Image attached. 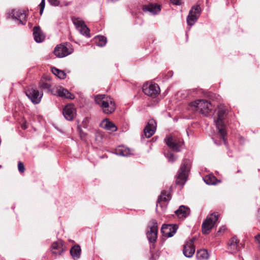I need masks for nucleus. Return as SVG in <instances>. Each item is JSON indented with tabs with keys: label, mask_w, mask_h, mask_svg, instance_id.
Masks as SVG:
<instances>
[{
	"label": "nucleus",
	"mask_w": 260,
	"mask_h": 260,
	"mask_svg": "<svg viewBox=\"0 0 260 260\" xmlns=\"http://www.w3.org/2000/svg\"><path fill=\"white\" fill-rule=\"evenodd\" d=\"M12 18L19 21L20 23L25 25L26 22V14L23 10H14L12 12Z\"/></svg>",
	"instance_id": "2eb2a0df"
},
{
	"label": "nucleus",
	"mask_w": 260,
	"mask_h": 260,
	"mask_svg": "<svg viewBox=\"0 0 260 260\" xmlns=\"http://www.w3.org/2000/svg\"><path fill=\"white\" fill-rule=\"evenodd\" d=\"M62 114L67 120H73L76 114V109L74 105L69 104L66 106L63 109Z\"/></svg>",
	"instance_id": "4468645a"
},
{
	"label": "nucleus",
	"mask_w": 260,
	"mask_h": 260,
	"mask_svg": "<svg viewBox=\"0 0 260 260\" xmlns=\"http://www.w3.org/2000/svg\"><path fill=\"white\" fill-rule=\"evenodd\" d=\"M156 128L155 121L153 119L149 120L144 130L145 137L148 138L151 137L154 134Z\"/></svg>",
	"instance_id": "dca6fc26"
},
{
	"label": "nucleus",
	"mask_w": 260,
	"mask_h": 260,
	"mask_svg": "<svg viewBox=\"0 0 260 260\" xmlns=\"http://www.w3.org/2000/svg\"><path fill=\"white\" fill-rule=\"evenodd\" d=\"M143 10L145 12H149L151 15H155L158 13L160 10V6L156 4H149L144 5Z\"/></svg>",
	"instance_id": "f3484780"
},
{
	"label": "nucleus",
	"mask_w": 260,
	"mask_h": 260,
	"mask_svg": "<svg viewBox=\"0 0 260 260\" xmlns=\"http://www.w3.org/2000/svg\"><path fill=\"white\" fill-rule=\"evenodd\" d=\"M195 238H192L187 241L184 245L183 252L185 256L191 257L195 252V247L193 245Z\"/></svg>",
	"instance_id": "f8f14e48"
},
{
	"label": "nucleus",
	"mask_w": 260,
	"mask_h": 260,
	"mask_svg": "<svg viewBox=\"0 0 260 260\" xmlns=\"http://www.w3.org/2000/svg\"><path fill=\"white\" fill-rule=\"evenodd\" d=\"M56 92L59 96L61 97L62 98L71 100L74 98V95L73 94L61 86H59L56 88Z\"/></svg>",
	"instance_id": "412c9836"
},
{
	"label": "nucleus",
	"mask_w": 260,
	"mask_h": 260,
	"mask_svg": "<svg viewBox=\"0 0 260 260\" xmlns=\"http://www.w3.org/2000/svg\"><path fill=\"white\" fill-rule=\"evenodd\" d=\"M178 228L177 224H164L161 227V232L164 236L171 237L176 233Z\"/></svg>",
	"instance_id": "ddd939ff"
},
{
	"label": "nucleus",
	"mask_w": 260,
	"mask_h": 260,
	"mask_svg": "<svg viewBox=\"0 0 260 260\" xmlns=\"http://www.w3.org/2000/svg\"><path fill=\"white\" fill-rule=\"evenodd\" d=\"M143 91L145 94L155 98L159 94L160 89L158 85L156 83H146L143 86Z\"/></svg>",
	"instance_id": "9b49d317"
},
{
	"label": "nucleus",
	"mask_w": 260,
	"mask_h": 260,
	"mask_svg": "<svg viewBox=\"0 0 260 260\" xmlns=\"http://www.w3.org/2000/svg\"><path fill=\"white\" fill-rule=\"evenodd\" d=\"M218 219V215L212 213L208 216L202 225V233L204 234H208L213 227L214 223Z\"/></svg>",
	"instance_id": "6e6552de"
},
{
	"label": "nucleus",
	"mask_w": 260,
	"mask_h": 260,
	"mask_svg": "<svg viewBox=\"0 0 260 260\" xmlns=\"http://www.w3.org/2000/svg\"><path fill=\"white\" fill-rule=\"evenodd\" d=\"M22 128L23 129H25L26 128V126L24 124H22Z\"/></svg>",
	"instance_id": "a19ab883"
},
{
	"label": "nucleus",
	"mask_w": 260,
	"mask_h": 260,
	"mask_svg": "<svg viewBox=\"0 0 260 260\" xmlns=\"http://www.w3.org/2000/svg\"><path fill=\"white\" fill-rule=\"evenodd\" d=\"M1 167V166H0V168Z\"/></svg>",
	"instance_id": "79ce46f5"
},
{
	"label": "nucleus",
	"mask_w": 260,
	"mask_h": 260,
	"mask_svg": "<svg viewBox=\"0 0 260 260\" xmlns=\"http://www.w3.org/2000/svg\"><path fill=\"white\" fill-rule=\"evenodd\" d=\"M190 106L194 107L196 110L201 114L208 116L212 110V105L207 100H198L191 102Z\"/></svg>",
	"instance_id": "39448f33"
},
{
	"label": "nucleus",
	"mask_w": 260,
	"mask_h": 260,
	"mask_svg": "<svg viewBox=\"0 0 260 260\" xmlns=\"http://www.w3.org/2000/svg\"><path fill=\"white\" fill-rule=\"evenodd\" d=\"M74 51L70 43H64L57 45L54 49V53L58 57H63L71 54Z\"/></svg>",
	"instance_id": "423d86ee"
},
{
	"label": "nucleus",
	"mask_w": 260,
	"mask_h": 260,
	"mask_svg": "<svg viewBox=\"0 0 260 260\" xmlns=\"http://www.w3.org/2000/svg\"><path fill=\"white\" fill-rule=\"evenodd\" d=\"M95 102L106 114L112 113L116 109L115 103L111 97L105 94H99L94 98Z\"/></svg>",
	"instance_id": "f03ea898"
},
{
	"label": "nucleus",
	"mask_w": 260,
	"mask_h": 260,
	"mask_svg": "<svg viewBox=\"0 0 260 260\" xmlns=\"http://www.w3.org/2000/svg\"><path fill=\"white\" fill-rule=\"evenodd\" d=\"M170 199V194L167 191L164 190L161 192V194L159 196L158 198L157 205L159 204H160V206H161V202H167L168 201H169Z\"/></svg>",
	"instance_id": "cd10ccee"
},
{
	"label": "nucleus",
	"mask_w": 260,
	"mask_h": 260,
	"mask_svg": "<svg viewBox=\"0 0 260 260\" xmlns=\"http://www.w3.org/2000/svg\"><path fill=\"white\" fill-rule=\"evenodd\" d=\"M18 169L20 173H23L25 171V167L23 162L19 161L18 163Z\"/></svg>",
	"instance_id": "72a5a7b5"
},
{
	"label": "nucleus",
	"mask_w": 260,
	"mask_h": 260,
	"mask_svg": "<svg viewBox=\"0 0 260 260\" xmlns=\"http://www.w3.org/2000/svg\"><path fill=\"white\" fill-rule=\"evenodd\" d=\"M74 23L76 25L78 30L82 35L87 37H90L89 29L83 21L77 20L75 21Z\"/></svg>",
	"instance_id": "6ab92c4d"
},
{
	"label": "nucleus",
	"mask_w": 260,
	"mask_h": 260,
	"mask_svg": "<svg viewBox=\"0 0 260 260\" xmlns=\"http://www.w3.org/2000/svg\"><path fill=\"white\" fill-rule=\"evenodd\" d=\"M258 214H259V220L260 221V208L258 210Z\"/></svg>",
	"instance_id": "ea45409f"
},
{
	"label": "nucleus",
	"mask_w": 260,
	"mask_h": 260,
	"mask_svg": "<svg viewBox=\"0 0 260 260\" xmlns=\"http://www.w3.org/2000/svg\"><path fill=\"white\" fill-rule=\"evenodd\" d=\"M225 230V228L224 226H222L220 228V229L218 231L217 233H223Z\"/></svg>",
	"instance_id": "58836bf2"
},
{
	"label": "nucleus",
	"mask_w": 260,
	"mask_h": 260,
	"mask_svg": "<svg viewBox=\"0 0 260 260\" xmlns=\"http://www.w3.org/2000/svg\"><path fill=\"white\" fill-rule=\"evenodd\" d=\"M45 6V0H41V2L40 4V13L41 15L42 14Z\"/></svg>",
	"instance_id": "f704fd0d"
},
{
	"label": "nucleus",
	"mask_w": 260,
	"mask_h": 260,
	"mask_svg": "<svg viewBox=\"0 0 260 260\" xmlns=\"http://www.w3.org/2000/svg\"><path fill=\"white\" fill-rule=\"evenodd\" d=\"M100 126L107 131L114 132L117 131V127L113 122L109 119H104L101 123Z\"/></svg>",
	"instance_id": "4be33fe9"
},
{
	"label": "nucleus",
	"mask_w": 260,
	"mask_h": 260,
	"mask_svg": "<svg viewBox=\"0 0 260 260\" xmlns=\"http://www.w3.org/2000/svg\"><path fill=\"white\" fill-rule=\"evenodd\" d=\"M148 230L146 233L147 238L150 243V249L155 248V242L157 238L158 226L156 220L152 219L148 226Z\"/></svg>",
	"instance_id": "20e7f679"
},
{
	"label": "nucleus",
	"mask_w": 260,
	"mask_h": 260,
	"mask_svg": "<svg viewBox=\"0 0 260 260\" xmlns=\"http://www.w3.org/2000/svg\"><path fill=\"white\" fill-rule=\"evenodd\" d=\"M52 73L60 79H64L66 77V73L62 70H59L55 67L51 68Z\"/></svg>",
	"instance_id": "c85d7f7f"
},
{
	"label": "nucleus",
	"mask_w": 260,
	"mask_h": 260,
	"mask_svg": "<svg viewBox=\"0 0 260 260\" xmlns=\"http://www.w3.org/2000/svg\"><path fill=\"white\" fill-rule=\"evenodd\" d=\"M115 153L118 155L122 156H128L131 155L129 149L124 146H119L115 149Z\"/></svg>",
	"instance_id": "a878e982"
},
{
	"label": "nucleus",
	"mask_w": 260,
	"mask_h": 260,
	"mask_svg": "<svg viewBox=\"0 0 260 260\" xmlns=\"http://www.w3.org/2000/svg\"><path fill=\"white\" fill-rule=\"evenodd\" d=\"M240 248L239 241L236 236L233 237L228 243V249L230 252L235 253L238 252Z\"/></svg>",
	"instance_id": "a211bd4d"
},
{
	"label": "nucleus",
	"mask_w": 260,
	"mask_h": 260,
	"mask_svg": "<svg viewBox=\"0 0 260 260\" xmlns=\"http://www.w3.org/2000/svg\"><path fill=\"white\" fill-rule=\"evenodd\" d=\"M33 36L37 43H41L45 40V36L43 34L40 26H35L33 28Z\"/></svg>",
	"instance_id": "5701e85b"
},
{
	"label": "nucleus",
	"mask_w": 260,
	"mask_h": 260,
	"mask_svg": "<svg viewBox=\"0 0 260 260\" xmlns=\"http://www.w3.org/2000/svg\"><path fill=\"white\" fill-rule=\"evenodd\" d=\"M81 252V248L78 245H74L70 249L71 255L74 260H77L80 258Z\"/></svg>",
	"instance_id": "bb28decb"
},
{
	"label": "nucleus",
	"mask_w": 260,
	"mask_h": 260,
	"mask_svg": "<svg viewBox=\"0 0 260 260\" xmlns=\"http://www.w3.org/2000/svg\"><path fill=\"white\" fill-rule=\"evenodd\" d=\"M39 87L40 88L48 92H52L53 90L51 88V83L49 80L46 79H41L39 82Z\"/></svg>",
	"instance_id": "393cba45"
},
{
	"label": "nucleus",
	"mask_w": 260,
	"mask_h": 260,
	"mask_svg": "<svg viewBox=\"0 0 260 260\" xmlns=\"http://www.w3.org/2000/svg\"><path fill=\"white\" fill-rule=\"evenodd\" d=\"M165 155L168 159V161L171 162H173L177 159V157L174 154L169 152L165 153Z\"/></svg>",
	"instance_id": "473e14b6"
},
{
	"label": "nucleus",
	"mask_w": 260,
	"mask_h": 260,
	"mask_svg": "<svg viewBox=\"0 0 260 260\" xmlns=\"http://www.w3.org/2000/svg\"><path fill=\"white\" fill-rule=\"evenodd\" d=\"M176 215L179 218L184 219L189 215L190 209L187 207L181 205L175 212Z\"/></svg>",
	"instance_id": "b1692460"
},
{
	"label": "nucleus",
	"mask_w": 260,
	"mask_h": 260,
	"mask_svg": "<svg viewBox=\"0 0 260 260\" xmlns=\"http://www.w3.org/2000/svg\"><path fill=\"white\" fill-rule=\"evenodd\" d=\"M191 161L188 159H184L178 172L176 182V184L183 185L187 181V177L190 171Z\"/></svg>",
	"instance_id": "7ed1b4c3"
},
{
	"label": "nucleus",
	"mask_w": 260,
	"mask_h": 260,
	"mask_svg": "<svg viewBox=\"0 0 260 260\" xmlns=\"http://www.w3.org/2000/svg\"><path fill=\"white\" fill-rule=\"evenodd\" d=\"M204 181L207 184L214 185L217 180L216 178L213 175H208L205 176L203 178Z\"/></svg>",
	"instance_id": "7c9ffc66"
},
{
	"label": "nucleus",
	"mask_w": 260,
	"mask_h": 260,
	"mask_svg": "<svg viewBox=\"0 0 260 260\" xmlns=\"http://www.w3.org/2000/svg\"><path fill=\"white\" fill-rule=\"evenodd\" d=\"M255 240L258 244L259 249H260V234L257 235L255 237Z\"/></svg>",
	"instance_id": "4c0bfd02"
},
{
	"label": "nucleus",
	"mask_w": 260,
	"mask_h": 260,
	"mask_svg": "<svg viewBox=\"0 0 260 260\" xmlns=\"http://www.w3.org/2000/svg\"><path fill=\"white\" fill-rule=\"evenodd\" d=\"M202 10L200 5L193 6L189 11L187 17V23L188 25H193L198 20L201 13Z\"/></svg>",
	"instance_id": "1a4fd4ad"
},
{
	"label": "nucleus",
	"mask_w": 260,
	"mask_h": 260,
	"mask_svg": "<svg viewBox=\"0 0 260 260\" xmlns=\"http://www.w3.org/2000/svg\"><path fill=\"white\" fill-rule=\"evenodd\" d=\"M170 2L175 5H180L181 4V0H170Z\"/></svg>",
	"instance_id": "e433bc0d"
},
{
	"label": "nucleus",
	"mask_w": 260,
	"mask_h": 260,
	"mask_svg": "<svg viewBox=\"0 0 260 260\" xmlns=\"http://www.w3.org/2000/svg\"><path fill=\"white\" fill-rule=\"evenodd\" d=\"M167 145L173 150L179 152L183 143L180 137L178 136L171 135L166 139Z\"/></svg>",
	"instance_id": "0eeeda50"
},
{
	"label": "nucleus",
	"mask_w": 260,
	"mask_h": 260,
	"mask_svg": "<svg viewBox=\"0 0 260 260\" xmlns=\"http://www.w3.org/2000/svg\"><path fill=\"white\" fill-rule=\"evenodd\" d=\"M196 256L198 259H206L209 257V254L207 250L203 249L197 251Z\"/></svg>",
	"instance_id": "c756f323"
},
{
	"label": "nucleus",
	"mask_w": 260,
	"mask_h": 260,
	"mask_svg": "<svg viewBox=\"0 0 260 260\" xmlns=\"http://www.w3.org/2000/svg\"><path fill=\"white\" fill-rule=\"evenodd\" d=\"M50 4L54 6H57L59 4V1L58 0H48Z\"/></svg>",
	"instance_id": "c9c22d12"
},
{
	"label": "nucleus",
	"mask_w": 260,
	"mask_h": 260,
	"mask_svg": "<svg viewBox=\"0 0 260 260\" xmlns=\"http://www.w3.org/2000/svg\"><path fill=\"white\" fill-rule=\"evenodd\" d=\"M25 94L28 98L34 104H38L40 103L43 96V93L40 92L39 90L34 87H28L26 89Z\"/></svg>",
	"instance_id": "9d476101"
},
{
	"label": "nucleus",
	"mask_w": 260,
	"mask_h": 260,
	"mask_svg": "<svg viewBox=\"0 0 260 260\" xmlns=\"http://www.w3.org/2000/svg\"><path fill=\"white\" fill-rule=\"evenodd\" d=\"M228 113V110L226 107L223 105H220L217 108V117L214 118V122L218 131V134L225 144H226L225 136L226 135L225 120Z\"/></svg>",
	"instance_id": "f257e3e1"
},
{
	"label": "nucleus",
	"mask_w": 260,
	"mask_h": 260,
	"mask_svg": "<svg viewBox=\"0 0 260 260\" xmlns=\"http://www.w3.org/2000/svg\"><path fill=\"white\" fill-rule=\"evenodd\" d=\"M96 43L100 47L105 46L107 43V38L103 36H96L95 38Z\"/></svg>",
	"instance_id": "2f4dec72"
},
{
	"label": "nucleus",
	"mask_w": 260,
	"mask_h": 260,
	"mask_svg": "<svg viewBox=\"0 0 260 260\" xmlns=\"http://www.w3.org/2000/svg\"><path fill=\"white\" fill-rule=\"evenodd\" d=\"M51 248L52 253L56 255H60L64 251L63 244L61 241L53 242Z\"/></svg>",
	"instance_id": "aec40b11"
}]
</instances>
